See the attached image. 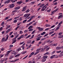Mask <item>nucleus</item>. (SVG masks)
<instances>
[{
  "label": "nucleus",
  "instance_id": "1",
  "mask_svg": "<svg viewBox=\"0 0 63 63\" xmlns=\"http://www.w3.org/2000/svg\"><path fill=\"white\" fill-rule=\"evenodd\" d=\"M18 36H19V34H18L15 37V38H13V39L12 41H13V43H16V41H17L16 38H17V37H18Z\"/></svg>",
  "mask_w": 63,
  "mask_h": 63
},
{
  "label": "nucleus",
  "instance_id": "2",
  "mask_svg": "<svg viewBox=\"0 0 63 63\" xmlns=\"http://www.w3.org/2000/svg\"><path fill=\"white\" fill-rule=\"evenodd\" d=\"M12 51V50L10 51H7V52H6V54H5V57H6V56L7 57L8 56V55L9 54V53L11 52Z\"/></svg>",
  "mask_w": 63,
  "mask_h": 63
},
{
  "label": "nucleus",
  "instance_id": "3",
  "mask_svg": "<svg viewBox=\"0 0 63 63\" xmlns=\"http://www.w3.org/2000/svg\"><path fill=\"white\" fill-rule=\"evenodd\" d=\"M19 60V59L18 58L16 59H15L14 60H12L11 61H10V62H16V61H18Z\"/></svg>",
  "mask_w": 63,
  "mask_h": 63
},
{
  "label": "nucleus",
  "instance_id": "4",
  "mask_svg": "<svg viewBox=\"0 0 63 63\" xmlns=\"http://www.w3.org/2000/svg\"><path fill=\"white\" fill-rule=\"evenodd\" d=\"M52 42V41H50V39H48L46 41V43H48V44H50V43H51Z\"/></svg>",
  "mask_w": 63,
  "mask_h": 63
},
{
  "label": "nucleus",
  "instance_id": "5",
  "mask_svg": "<svg viewBox=\"0 0 63 63\" xmlns=\"http://www.w3.org/2000/svg\"><path fill=\"white\" fill-rule=\"evenodd\" d=\"M27 8V6H25L23 8V9L22 10V12H24L26 10V8Z\"/></svg>",
  "mask_w": 63,
  "mask_h": 63
},
{
  "label": "nucleus",
  "instance_id": "6",
  "mask_svg": "<svg viewBox=\"0 0 63 63\" xmlns=\"http://www.w3.org/2000/svg\"><path fill=\"white\" fill-rule=\"evenodd\" d=\"M37 28L39 29V31H42L43 30V28H41L40 27H38Z\"/></svg>",
  "mask_w": 63,
  "mask_h": 63
},
{
  "label": "nucleus",
  "instance_id": "7",
  "mask_svg": "<svg viewBox=\"0 0 63 63\" xmlns=\"http://www.w3.org/2000/svg\"><path fill=\"white\" fill-rule=\"evenodd\" d=\"M15 6V4L14 3H12L10 5V8H12Z\"/></svg>",
  "mask_w": 63,
  "mask_h": 63
},
{
  "label": "nucleus",
  "instance_id": "8",
  "mask_svg": "<svg viewBox=\"0 0 63 63\" xmlns=\"http://www.w3.org/2000/svg\"><path fill=\"white\" fill-rule=\"evenodd\" d=\"M20 8V7L18 6L17 7H15L14 8V9L15 10H19Z\"/></svg>",
  "mask_w": 63,
  "mask_h": 63
},
{
  "label": "nucleus",
  "instance_id": "9",
  "mask_svg": "<svg viewBox=\"0 0 63 63\" xmlns=\"http://www.w3.org/2000/svg\"><path fill=\"white\" fill-rule=\"evenodd\" d=\"M63 15L62 14L59 16H58V19H60V18H61V17H63Z\"/></svg>",
  "mask_w": 63,
  "mask_h": 63
},
{
  "label": "nucleus",
  "instance_id": "10",
  "mask_svg": "<svg viewBox=\"0 0 63 63\" xmlns=\"http://www.w3.org/2000/svg\"><path fill=\"white\" fill-rule=\"evenodd\" d=\"M46 61V59L44 58H43L42 60V62H44L45 61Z\"/></svg>",
  "mask_w": 63,
  "mask_h": 63
},
{
  "label": "nucleus",
  "instance_id": "11",
  "mask_svg": "<svg viewBox=\"0 0 63 63\" xmlns=\"http://www.w3.org/2000/svg\"><path fill=\"white\" fill-rule=\"evenodd\" d=\"M62 23H63V21H62L61 22L59 23V24L58 25V27H60V26H61V24H62Z\"/></svg>",
  "mask_w": 63,
  "mask_h": 63
},
{
  "label": "nucleus",
  "instance_id": "12",
  "mask_svg": "<svg viewBox=\"0 0 63 63\" xmlns=\"http://www.w3.org/2000/svg\"><path fill=\"white\" fill-rule=\"evenodd\" d=\"M5 24V22L4 21H3L2 22V23L1 24V25L3 27H4V24Z\"/></svg>",
  "mask_w": 63,
  "mask_h": 63
},
{
  "label": "nucleus",
  "instance_id": "13",
  "mask_svg": "<svg viewBox=\"0 0 63 63\" xmlns=\"http://www.w3.org/2000/svg\"><path fill=\"white\" fill-rule=\"evenodd\" d=\"M56 49L57 50L60 49H61V47H56Z\"/></svg>",
  "mask_w": 63,
  "mask_h": 63
},
{
  "label": "nucleus",
  "instance_id": "14",
  "mask_svg": "<svg viewBox=\"0 0 63 63\" xmlns=\"http://www.w3.org/2000/svg\"><path fill=\"white\" fill-rule=\"evenodd\" d=\"M55 55H53L51 56L50 57V58L51 59H52L53 58H55Z\"/></svg>",
  "mask_w": 63,
  "mask_h": 63
},
{
  "label": "nucleus",
  "instance_id": "15",
  "mask_svg": "<svg viewBox=\"0 0 63 63\" xmlns=\"http://www.w3.org/2000/svg\"><path fill=\"white\" fill-rule=\"evenodd\" d=\"M4 59H2L0 61V63H3V62L4 61Z\"/></svg>",
  "mask_w": 63,
  "mask_h": 63
},
{
  "label": "nucleus",
  "instance_id": "16",
  "mask_svg": "<svg viewBox=\"0 0 63 63\" xmlns=\"http://www.w3.org/2000/svg\"><path fill=\"white\" fill-rule=\"evenodd\" d=\"M10 31H11V29H9L7 30L6 31V33H8L10 32Z\"/></svg>",
  "mask_w": 63,
  "mask_h": 63
},
{
  "label": "nucleus",
  "instance_id": "17",
  "mask_svg": "<svg viewBox=\"0 0 63 63\" xmlns=\"http://www.w3.org/2000/svg\"><path fill=\"white\" fill-rule=\"evenodd\" d=\"M9 38V36H8L6 38H5L4 40L5 42H6V41H7L8 40V38Z\"/></svg>",
  "mask_w": 63,
  "mask_h": 63
},
{
  "label": "nucleus",
  "instance_id": "18",
  "mask_svg": "<svg viewBox=\"0 0 63 63\" xmlns=\"http://www.w3.org/2000/svg\"><path fill=\"white\" fill-rule=\"evenodd\" d=\"M22 2L21 1H18L17 2V3L18 4H21V3H22Z\"/></svg>",
  "mask_w": 63,
  "mask_h": 63
},
{
  "label": "nucleus",
  "instance_id": "19",
  "mask_svg": "<svg viewBox=\"0 0 63 63\" xmlns=\"http://www.w3.org/2000/svg\"><path fill=\"white\" fill-rule=\"evenodd\" d=\"M57 43H54L52 45V46H54V47H55V46H56L57 45Z\"/></svg>",
  "mask_w": 63,
  "mask_h": 63
},
{
  "label": "nucleus",
  "instance_id": "20",
  "mask_svg": "<svg viewBox=\"0 0 63 63\" xmlns=\"http://www.w3.org/2000/svg\"><path fill=\"white\" fill-rule=\"evenodd\" d=\"M31 40H30L29 41H27V44H30V43H31Z\"/></svg>",
  "mask_w": 63,
  "mask_h": 63
},
{
  "label": "nucleus",
  "instance_id": "21",
  "mask_svg": "<svg viewBox=\"0 0 63 63\" xmlns=\"http://www.w3.org/2000/svg\"><path fill=\"white\" fill-rule=\"evenodd\" d=\"M2 42H5V37H3L2 38V40L1 41Z\"/></svg>",
  "mask_w": 63,
  "mask_h": 63
},
{
  "label": "nucleus",
  "instance_id": "22",
  "mask_svg": "<svg viewBox=\"0 0 63 63\" xmlns=\"http://www.w3.org/2000/svg\"><path fill=\"white\" fill-rule=\"evenodd\" d=\"M36 32V30H34L32 32V34H35V32Z\"/></svg>",
  "mask_w": 63,
  "mask_h": 63
},
{
  "label": "nucleus",
  "instance_id": "23",
  "mask_svg": "<svg viewBox=\"0 0 63 63\" xmlns=\"http://www.w3.org/2000/svg\"><path fill=\"white\" fill-rule=\"evenodd\" d=\"M54 32V31H52V32H49V35H51V34H52V33H53Z\"/></svg>",
  "mask_w": 63,
  "mask_h": 63
},
{
  "label": "nucleus",
  "instance_id": "24",
  "mask_svg": "<svg viewBox=\"0 0 63 63\" xmlns=\"http://www.w3.org/2000/svg\"><path fill=\"white\" fill-rule=\"evenodd\" d=\"M46 33V32H43L42 33H41V35H45Z\"/></svg>",
  "mask_w": 63,
  "mask_h": 63
},
{
  "label": "nucleus",
  "instance_id": "25",
  "mask_svg": "<svg viewBox=\"0 0 63 63\" xmlns=\"http://www.w3.org/2000/svg\"><path fill=\"white\" fill-rule=\"evenodd\" d=\"M45 26L46 27H50V25L48 24H46L45 25Z\"/></svg>",
  "mask_w": 63,
  "mask_h": 63
},
{
  "label": "nucleus",
  "instance_id": "26",
  "mask_svg": "<svg viewBox=\"0 0 63 63\" xmlns=\"http://www.w3.org/2000/svg\"><path fill=\"white\" fill-rule=\"evenodd\" d=\"M32 28H33V26L31 25L29 26V27L28 28V29H29Z\"/></svg>",
  "mask_w": 63,
  "mask_h": 63
},
{
  "label": "nucleus",
  "instance_id": "27",
  "mask_svg": "<svg viewBox=\"0 0 63 63\" xmlns=\"http://www.w3.org/2000/svg\"><path fill=\"white\" fill-rule=\"evenodd\" d=\"M29 29V32H31V31H33V30L32 29Z\"/></svg>",
  "mask_w": 63,
  "mask_h": 63
},
{
  "label": "nucleus",
  "instance_id": "28",
  "mask_svg": "<svg viewBox=\"0 0 63 63\" xmlns=\"http://www.w3.org/2000/svg\"><path fill=\"white\" fill-rule=\"evenodd\" d=\"M37 23V22H35V23H34L33 24H32V25H33V26H35V25H36V24Z\"/></svg>",
  "mask_w": 63,
  "mask_h": 63
},
{
  "label": "nucleus",
  "instance_id": "29",
  "mask_svg": "<svg viewBox=\"0 0 63 63\" xmlns=\"http://www.w3.org/2000/svg\"><path fill=\"white\" fill-rule=\"evenodd\" d=\"M41 51L42 52H43V51H44L45 48H41Z\"/></svg>",
  "mask_w": 63,
  "mask_h": 63
},
{
  "label": "nucleus",
  "instance_id": "30",
  "mask_svg": "<svg viewBox=\"0 0 63 63\" xmlns=\"http://www.w3.org/2000/svg\"><path fill=\"white\" fill-rule=\"evenodd\" d=\"M43 58H44L46 59V58H47V56H44L43 57Z\"/></svg>",
  "mask_w": 63,
  "mask_h": 63
},
{
  "label": "nucleus",
  "instance_id": "31",
  "mask_svg": "<svg viewBox=\"0 0 63 63\" xmlns=\"http://www.w3.org/2000/svg\"><path fill=\"white\" fill-rule=\"evenodd\" d=\"M29 11H30V10H29V9H28V10L26 11V13H29Z\"/></svg>",
  "mask_w": 63,
  "mask_h": 63
},
{
  "label": "nucleus",
  "instance_id": "32",
  "mask_svg": "<svg viewBox=\"0 0 63 63\" xmlns=\"http://www.w3.org/2000/svg\"><path fill=\"white\" fill-rule=\"evenodd\" d=\"M21 48L20 47H19L17 49L18 51H19L21 50Z\"/></svg>",
  "mask_w": 63,
  "mask_h": 63
},
{
  "label": "nucleus",
  "instance_id": "33",
  "mask_svg": "<svg viewBox=\"0 0 63 63\" xmlns=\"http://www.w3.org/2000/svg\"><path fill=\"white\" fill-rule=\"evenodd\" d=\"M55 11H53L51 13V15H52L53 14H54L55 13Z\"/></svg>",
  "mask_w": 63,
  "mask_h": 63
},
{
  "label": "nucleus",
  "instance_id": "34",
  "mask_svg": "<svg viewBox=\"0 0 63 63\" xmlns=\"http://www.w3.org/2000/svg\"><path fill=\"white\" fill-rule=\"evenodd\" d=\"M13 58V56H10L9 57V59H12V58Z\"/></svg>",
  "mask_w": 63,
  "mask_h": 63
},
{
  "label": "nucleus",
  "instance_id": "35",
  "mask_svg": "<svg viewBox=\"0 0 63 63\" xmlns=\"http://www.w3.org/2000/svg\"><path fill=\"white\" fill-rule=\"evenodd\" d=\"M16 10H14L12 11V13H16Z\"/></svg>",
  "mask_w": 63,
  "mask_h": 63
},
{
  "label": "nucleus",
  "instance_id": "36",
  "mask_svg": "<svg viewBox=\"0 0 63 63\" xmlns=\"http://www.w3.org/2000/svg\"><path fill=\"white\" fill-rule=\"evenodd\" d=\"M44 5H45V4H41V6L39 7H43V6H44Z\"/></svg>",
  "mask_w": 63,
  "mask_h": 63
},
{
  "label": "nucleus",
  "instance_id": "37",
  "mask_svg": "<svg viewBox=\"0 0 63 63\" xmlns=\"http://www.w3.org/2000/svg\"><path fill=\"white\" fill-rule=\"evenodd\" d=\"M21 38L20 37H19V38H17V41H19V40H20Z\"/></svg>",
  "mask_w": 63,
  "mask_h": 63
},
{
  "label": "nucleus",
  "instance_id": "38",
  "mask_svg": "<svg viewBox=\"0 0 63 63\" xmlns=\"http://www.w3.org/2000/svg\"><path fill=\"white\" fill-rule=\"evenodd\" d=\"M26 21H27V19H26V20H24L23 21V23H25V22H26Z\"/></svg>",
  "mask_w": 63,
  "mask_h": 63
},
{
  "label": "nucleus",
  "instance_id": "39",
  "mask_svg": "<svg viewBox=\"0 0 63 63\" xmlns=\"http://www.w3.org/2000/svg\"><path fill=\"white\" fill-rule=\"evenodd\" d=\"M20 17V16H17L16 17H15L14 19H16V18H19V17Z\"/></svg>",
  "mask_w": 63,
  "mask_h": 63
},
{
  "label": "nucleus",
  "instance_id": "40",
  "mask_svg": "<svg viewBox=\"0 0 63 63\" xmlns=\"http://www.w3.org/2000/svg\"><path fill=\"white\" fill-rule=\"evenodd\" d=\"M20 56V54H18L16 55L15 56V57H17L18 56Z\"/></svg>",
  "mask_w": 63,
  "mask_h": 63
},
{
  "label": "nucleus",
  "instance_id": "41",
  "mask_svg": "<svg viewBox=\"0 0 63 63\" xmlns=\"http://www.w3.org/2000/svg\"><path fill=\"white\" fill-rule=\"evenodd\" d=\"M27 52V51H25L24 52H23L22 53V54H25V53H26Z\"/></svg>",
  "mask_w": 63,
  "mask_h": 63
},
{
  "label": "nucleus",
  "instance_id": "42",
  "mask_svg": "<svg viewBox=\"0 0 63 63\" xmlns=\"http://www.w3.org/2000/svg\"><path fill=\"white\" fill-rule=\"evenodd\" d=\"M27 16H28V14H27L24 15V16L25 17H26Z\"/></svg>",
  "mask_w": 63,
  "mask_h": 63
},
{
  "label": "nucleus",
  "instance_id": "43",
  "mask_svg": "<svg viewBox=\"0 0 63 63\" xmlns=\"http://www.w3.org/2000/svg\"><path fill=\"white\" fill-rule=\"evenodd\" d=\"M31 36V35H28V36L26 37V39H28V38H29V37H30V36Z\"/></svg>",
  "mask_w": 63,
  "mask_h": 63
},
{
  "label": "nucleus",
  "instance_id": "44",
  "mask_svg": "<svg viewBox=\"0 0 63 63\" xmlns=\"http://www.w3.org/2000/svg\"><path fill=\"white\" fill-rule=\"evenodd\" d=\"M17 34V32H16L15 33H14V36H16V35Z\"/></svg>",
  "mask_w": 63,
  "mask_h": 63
},
{
  "label": "nucleus",
  "instance_id": "45",
  "mask_svg": "<svg viewBox=\"0 0 63 63\" xmlns=\"http://www.w3.org/2000/svg\"><path fill=\"white\" fill-rule=\"evenodd\" d=\"M48 5V4H47L46 5H45L43 7H42V9H43V8H45V7H46V6H47Z\"/></svg>",
  "mask_w": 63,
  "mask_h": 63
},
{
  "label": "nucleus",
  "instance_id": "46",
  "mask_svg": "<svg viewBox=\"0 0 63 63\" xmlns=\"http://www.w3.org/2000/svg\"><path fill=\"white\" fill-rule=\"evenodd\" d=\"M34 37V34H33L32 35V36L31 37V38H30V39H32Z\"/></svg>",
  "mask_w": 63,
  "mask_h": 63
},
{
  "label": "nucleus",
  "instance_id": "47",
  "mask_svg": "<svg viewBox=\"0 0 63 63\" xmlns=\"http://www.w3.org/2000/svg\"><path fill=\"white\" fill-rule=\"evenodd\" d=\"M42 9H41V11H45V10H46V8H42Z\"/></svg>",
  "mask_w": 63,
  "mask_h": 63
},
{
  "label": "nucleus",
  "instance_id": "48",
  "mask_svg": "<svg viewBox=\"0 0 63 63\" xmlns=\"http://www.w3.org/2000/svg\"><path fill=\"white\" fill-rule=\"evenodd\" d=\"M17 22V20H15L13 21L14 23H16Z\"/></svg>",
  "mask_w": 63,
  "mask_h": 63
},
{
  "label": "nucleus",
  "instance_id": "49",
  "mask_svg": "<svg viewBox=\"0 0 63 63\" xmlns=\"http://www.w3.org/2000/svg\"><path fill=\"white\" fill-rule=\"evenodd\" d=\"M57 4V2H56L55 3H54L53 4V5H56Z\"/></svg>",
  "mask_w": 63,
  "mask_h": 63
},
{
  "label": "nucleus",
  "instance_id": "50",
  "mask_svg": "<svg viewBox=\"0 0 63 63\" xmlns=\"http://www.w3.org/2000/svg\"><path fill=\"white\" fill-rule=\"evenodd\" d=\"M35 54V53H34V52H32L31 53V54L32 55H34Z\"/></svg>",
  "mask_w": 63,
  "mask_h": 63
},
{
  "label": "nucleus",
  "instance_id": "51",
  "mask_svg": "<svg viewBox=\"0 0 63 63\" xmlns=\"http://www.w3.org/2000/svg\"><path fill=\"white\" fill-rule=\"evenodd\" d=\"M41 49V48H38L37 49L36 51H40Z\"/></svg>",
  "mask_w": 63,
  "mask_h": 63
},
{
  "label": "nucleus",
  "instance_id": "52",
  "mask_svg": "<svg viewBox=\"0 0 63 63\" xmlns=\"http://www.w3.org/2000/svg\"><path fill=\"white\" fill-rule=\"evenodd\" d=\"M55 34H56V33H54L52 34L51 35V37H52V36H53L54 35H55Z\"/></svg>",
  "mask_w": 63,
  "mask_h": 63
},
{
  "label": "nucleus",
  "instance_id": "53",
  "mask_svg": "<svg viewBox=\"0 0 63 63\" xmlns=\"http://www.w3.org/2000/svg\"><path fill=\"white\" fill-rule=\"evenodd\" d=\"M31 15V14H29L28 15V16L26 17V18H27L29 16H30V15Z\"/></svg>",
  "mask_w": 63,
  "mask_h": 63
},
{
  "label": "nucleus",
  "instance_id": "54",
  "mask_svg": "<svg viewBox=\"0 0 63 63\" xmlns=\"http://www.w3.org/2000/svg\"><path fill=\"white\" fill-rule=\"evenodd\" d=\"M24 35H22L20 36V38H23L24 37Z\"/></svg>",
  "mask_w": 63,
  "mask_h": 63
},
{
  "label": "nucleus",
  "instance_id": "55",
  "mask_svg": "<svg viewBox=\"0 0 63 63\" xmlns=\"http://www.w3.org/2000/svg\"><path fill=\"white\" fill-rule=\"evenodd\" d=\"M61 52V50L59 51H56V52L57 53H60V52Z\"/></svg>",
  "mask_w": 63,
  "mask_h": 63
},
{
  "label": "nucleus",
  "instance_id": "56",
  "mask_svg": "<svg viewBox=\"0 0 63 63\" xmlns=\"http://www.w3.org/2000/svg\"><path fill=\"white\" fill-rule=\"evenodd\" d=\"M27 56H28V55H27L24 58H23V59H25V58H26L27 57Z\"/></svg>",
  "mask_w": 63,
  "mask_h": 63
},
{
  "label": "nucleus",
  "instance_id": "57",
  "mask_svg": "<svg viewBox=\"0 0 63 63\" xmlns=\"http://www.w3.org/2000/svg\"><path fill=\"white\" fill-rule=\"evenodd\" d=\"M37 41H39L40 40V38H39V37H37V39H36Z\"/></svg>",
  "mask_w": 63,
  "mask_h": 63
},
{
  "label": "nucleus",
  "instance_id": "58",
  "mask_svg": "<svg viewBox=\"0 0 63 63\" xmlns=\"http://www.w3.org/2000/svg\"><path fill=\"white\" fill-rule=\"evenodd\" d=\"M41 58V56H40L37 58L38 59H40Z\"/></svg>",
  "mask_w": 63,
  "mask_h": 63
},
{
  "label": "nucleus",
  "instance_id": "59",
  "mask_svg": "<svg viewBox=\"0 0 63 63\" xmlns=\"http://www.w3.org/2000/svg\"><path fill=\"white\" fill-rule=\"evenodd\" d=\"M31 20H32V19L30 18L29 20L27 21V22H30V21Z\"/></svg>",
  "mask_w": 63,
  "mask_h": 63
},
{
  "label": "nucleus",
  "instance_id": "60",
  "mask_svg": "<svg viewBox=\"0 0 63 63\" xmlns=\"http://www.w3.org/2000/svg\"><path fill=\"white\" fill-rule=\"evenodd\" d=\"M50 11H51V9H50L49 10H47V11L49 13L50 12Z\"/></svg>",
  "mask_w": 63,
  "mask_h": 63
},
{
  "label": "nucleus",
  "instance_id": "61",
  "mask_svg": "<svg viewBox=\"0 0 63 63\" xmlns=\"http://www.w3.org/2000/svg\"><path fill=\"white\" fill-rule=\"evenodd\" d=\"M0 31H2V30H3V27H1L0 28Z\"/></svg>",
  "mask_w": 63,
  "mask_h": 63
},
{
  "label": "nucleus",
  "instance_id": "62",
  "mask_svg": "<svg viewBox=\"0 0 63 63\" xmlns=\"http://www.w3.org/2000/svg\"><path fill=\"white\" fill-rule=\"evenodd\" d=\"M9 18V17H6L5 19V20H7V19Z\"/></svg>",
  "mask_w": 63,
  "mask_h": 63
},
{
  "label": "nucleus",
  "instance_id": "63",
  "mask_svg": "<svg viewBox=\"0 0 63 63\" xmlns=\"http://www.w3.org/2000/svg\"><path fill=\"white\" fill-rule=\"evenodd\" d=\"M20 34H22V31H20Z\"/></svg>",
  "mask_w": 63,
  "mask_h": 63
},
{
  "label": "nucleus",
  "instance_id": "64",
  "mask_svg": "<svg viewBox=\"0 0 63 63\" xmlns=\"http://www.w3.org/2000/svg\"><path fill=\"white\" fill-rule=\"evenodd\" d=\"M62 34V32H60L59 33V35H61Z\"/></svg>",
  "mask_w": 63,
  "mask_h": 63
}]
</instances>
